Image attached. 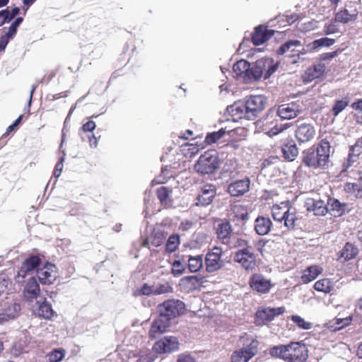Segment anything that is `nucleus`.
<instances>
[{
    "label": "nucleus",
    "mask_w": 362,
    "mask_h": 362,
    "mask_svg": "<svg viewBox=\"0 0 362 362\" xmlns=\"http://www.w3.org/2000/svg\"><path fill=\"white\" fill-rule=\"evenodd\" d=\"M168 233L165 231L162 226L153 228L151 235L149 238H146L142 243V246L148 247L149 243L156 247L160 246L164 240L166 238Z\"/></svg>",
    "instance_id": "obj_19"
},
{
    "label": "nucleus",
    "mask_w": 362,
    "mask_h": 362,
    "mask_svg": "<svg viewBox=\"0 0 362 362\" xmlns=\"http://www.w3.org/2000/svg\"><path fill=\"white\" fill-rule=\"evenodd\" d=\"M41 259L37 255H31L23 262L20 270L18 272L17 277L24 278L26 274L35 270L40 264Z\"/></svg>",
    "instance_id": "obj_25"
},
{
    "label": "nucleus",
    "mask_w": 362,
    "mask_h": 362,
    "mask_svg": "<svg viewBox=\"0 0 362 362\" xmlns=\"http://www.w3.org/2000/svg\"><path fill=\"white\" fill-rule=\"evenodd\" d=\"M276 109L270 108L268 112L259 120L256 124L266 134L273 136L281 133L285 129L282 124L279 125Z\"/></svg>",
    "instance_id": "obj_7"
},
{
    "label": "nucleus",
    "mask_w": 362,
    "mask_h": 362,
    "mask_svg": "<svg viewBox=\"0 0 362 362\" xmlns=\"http://www.w3.org/2000/svg\"><path fill=\"white\" fill-rule=\"evenodd\" d=\"M37 277L42 284L49 285L57 279V267L51 263H47L37 271Z\"/></svg>",
    "instance_id": "obj_15"
},
{
    "label": "nucleus",
    "mask_w": 362,
    "mask_h": 362,
    "mask_svg": "<svg viewBox=\"0 0 362 362\" xmlns=\"http://www.w3.org/2000/svg\"><path fill=\"white\" fill-rule=\"evenodd\" d=\"M358 189H359V186L358 184H356V183L347 182L344 185V190L348 193H351V192H354L355 190H358Z\"/></svg>",
    "instance_id": "obj_63"
},
{
    "label": "nucleus",
    "mask_w": 362,
    "mask_h": 362,
    "mask_svg": "<svg viewBox=\"0 0 362 362\" xmlns=\"http://www.w3.org/2000/svg\"><path fill=\"white\" fill-rule=\"evenodd\" d=\"M186 267V264H183L180 260L175 259L172 263L171 273L174 276H180L185 273Z\"/></svg>",
    "instance_id": "obj_45"
},
{
    "label": "nucleus",
    "mask_w": 362,
    "mask_h": 362,
    "mask_svg": "<svg viewBox=\"0 0 362 362\" xmlns=\"http://www.w3.org/2000/svg\"><path fill=\"white\" fill-rule=\"evenodd\" d=\"M90 132V120L86 122L79 131V134L83 140H85L86 137L90 141V136L88 133Z\"/></svg>",
    "instance_id": "obj_53"
},
{
    "label": "nucleus",
    "mask_w": 362,
    "mask_h": 362,
    "mask_svg": "<svg viewBox=\"0 0 362 362\" xmlns=\"http://www.w3.org/2000/svg\"><path fill=\"white\" fill-rule=\"evenodd\" d=\"M276 111L278 117L283 120L293 119L300 113L299 105L296 103L282 104Z\"/></svg>",
    "instance_id": "obj_17"
},
{
    "label": "nucleus",
    "mask_w": 362,
    "mask_h": 362,
    "mask_svg": "<svg viewBox=\"0 0 362 362\" xmlns=\"http://www.w3.org/2000/svg\"><path fill=\"white\" fill-rule=\"evenodd\" d=\"M322 272V269L318 266H310L305 269L301 276V281L303 284H308L315 279Z\"/></svg>",
    "instance_id": "obj_35"
},
{
    "label": "nucleus",
    "mask_w": 362,
    "mask_h": 362,
    "mask_svg": "<svg viewBox=\"0 0 362 362\" xmlns=\"http://www.w3.org/2000/svg\"><path fill=\"white\" fill-rule=\"evenodd\" d=\"M37 308L35 310V314L42 318L46 320H50L54 316V312L52 308V305L46 300L43 298L40 299L36 302Z\"/></svg>",
    "instance_id": "obj_27"
},
{
    "label": "nucleus",
    "mask_w": 362,
    "mask_h": 362,
    "mask_svg": "<svg viewBox=\"0 0 362 362\" xmlns=\"http://www.w3.org/2000/svg\"><path fill=\"white\" fill-rule=\"evenodd\" d=\"M223 250L221 247L214 246L209 249L205 255L204 263L206 270L209 273L218 271L224 266V262L221 259Z\"/></svg>",
    "instance_id": "obj_8"
},
{
    "label": "nucleus",
    "mask_w": 362,
    "mask_h": 362,
    "mask_svg": "<svg viewBox=\"0 0 362 362\" xmlns=\"http://www.w3.org/2000/svg\"><path fill=\"white\" fill-rule=\"evenodd\" d=\"M231 215H233L238 220L245 221L248 218L247 210L241 204L231 206Z\"/></svg>",
    "instance_id": "obj_40"
},
{
    "label": "nucleus",
    "mask_w": 362,
    "mask_h": 362,
    "mask_svg": "<svg viewBox=\"0 0 362 362\" xmlns=\"http://www.w3.org/2000/svg\"><path fill=\"white\" fill-rule=\"evenodd\" d=\"M227 243L230 245V247H241V249L246 247L249 249L250 247H251V246L249 245V243L247 240H245L240 238H238L237 236L235 235H232L231 238L229 239L228 243Z\"/></svg>",
    "instance_id": "obj_46"
},
{
    "label": "nucleus",
    "mask_w": 362,
    "mask_h": 362,
    "mask_svg": "<svg viewBox=\"0 0 362 362\" xmlns=\"http://www.w3.org/2000/svg\"><path fill=\"white\" fill-rule=\"evenodd\" d=\"M349 100L348 98L336 100L332 108V115L334 117L338 116L349 105Z\"/></svg>",
    "instance_id": "obj_44"
},
{
    "label": "nucleus",
    "mask_w": 362,
    "mask_h": 362,
    "mask_svg": "<svg viewBox=\"0 0 362 362\" xmlns=\"http://www.w3.org/2000/svg\"><path fill=\"white\" fill-rule=\"evenodd\" d=\"M284 158L288 161H293L298 155V149L294 141L289 140L281 146Z\"/></svg>",
    "instance_id": "obj_29"
},
{
    "label": "nucleus",
    "mask_w": 362,
    "mask_h": 362,
    "mask_svg": "<svg viewBox=\"0 0 362 362\" xmlns=\"http://www.w3.org/2000/svg\"><path fill=\"white\" fill-rule=\"evenodd\" d=\"M154 295L153 285L149 286L144 284L142 286L134 291V296Z\"/></svg>",
    "instance_id": "obj_49"
},
{
    "label": "nucleus",
    "mask_w": 362,
    "mask_h": 362,
    "mask_svg": "<svg viewBox=\"0 0 362 362\" xmlns=\"http://www.w3.org/2000/svg\"><path fill=\"white\" fill-rule=\"evenodd\" d=\"M338 52H339V50H336L332 52L324 53L320 56L319 59L320 61H329V60L332 59L335 57H337L338 54Z\"/></svg>",
    "instance_id": "obj_61"
},
{
    "label": "nucleus",
    "mask_w": 362,
    "mask_h": 362,
    "mask_svg": "<svg viewBox=\"0 0 362 362\" xmlns=\"http://www.w3.org/2000/svg\"><path fill=\"white\" fill-rule=\"evenodd\" d=\"M308 211H313L315 216H325L328 213L327 203L321 199H308L305 202Z\"/></svg>",
    "instance_id": "obj_22"
},
{
    "label": "nucleus",
    "mask_w": 362,
    "mask_h": 362,
    "mask_svg": "<svg viewBox=\"0 0 362 362\" xmlns=\"http://www.w3.org/2000/svg\"><path fill=\"white\" fill-rule=\"evenodd\" d=\"M22 119H23V115H20L12 124L9 125L7 127L6 131L4 133V136H6L9 135L11 132L15 131L16 129V127H18V125L21 123Z\"/></svg>",
    "instance_id": "obj_59"
},
{
    "label": "nucleus",
    "mask_w": 362,
    "mask_h": 362,
    "mask_svg": "<svg viewBox=\"0 0 362 362\" xmlns=\"http://www.w3.org/2000/svg\"><path fill=\"white\" fill-rule=\"evenodd\" d=\"M351 107L358 112H362V99H358L351 104Z\"/></svg>",
    "instance_id": "obj_64"
},
{
    "label": "nucleus",
    "mask_w": 362,
    "mask_h": 362,
    "mask_svg": "<svg viewBox=\"0 0 362 362\" xmlns=\"http://www.w3.org/2000/svg\"><path fill=\"white\" fill-rule=\"evenodd\" d=\"M226 130L224 128H221L217 132H213L208 133L205 137V143L211 145L216 142H217L220 139H221L223 135L226 134Z\"/></svg>",
    "instance_id": "obj_43"
},
{
    "label": "nucleus",
    "mask_w": 362,
    "mask_h": 362,
    "mask_svg": "<svg viewBox=\"0 0 362 362\" xmlns=\"http://www.w3.org/2000/svg\"><path fill=\"white\" fill-rule=\"evenodd\" d=\"M293 322L299 328L308 330L313 327V325L311 322L305 321L303 317L299 315H294L291 317Z\"/></svg>",
    "instance_id": "obj_47"
},
{
    "label": "nucleus",
    "mask_w": 362,
    "mask_h": 362,
    "mask_svg": "<svg viewBox=\"0 0 362 362\" xmlns=\"http://www.w3.org/2000/svg\"><path fill=\"white\" fill-rule=\"evenodd\" d=\"M314 288L317 291L329 293L333 289V284L329 279H322L315 283Z\"/></svg>",
    "instance_id": "obj_42"
},
{
    "label": "nucleus",
    "mask_w": 362,
    "mask_h": 362,
    "mask_svg": "<svg viewBox=\"0 0 362 362\" xmlns=\"http://www.w3.org/2000/svg\"><path fill=\"white\" fill-rule=\"evenodd\" d=\"M362 154V139H358L354 145L350 146L346 168L350 167Z\"/></svg>",
    "instance_id": "obj_33"
},
{
    "label": "nucleus",
    "mask_w": 362,
    "mask_h": 362,
    "mask_svg": "<svg viewBox=\"0 0 362 362\" xmlns=\"http://www.w3.org/2000/svg\"><path fill=\"white\" fill-rule=\"evenodd\" d=\"M233 259L246 270H252L256 267V256L247 247L237 251Z\"/></svg>",
    "instance_id": "obj_11"
},
{
    "label": "nucleus",
    "mask_w": 362,
    "mask_h": 362,
    "mask_svg": "<svg viewBox=\"0 0 362 362\" xmlns=\"http://www.w3.org/2000/svg\"><path fill=\"white\" fill-rule=\"evenodd\" d=\"M328 213L334 217H341L347 211L348 204L337 199L329 197L327 199ZM349 210H348L349 211Z\"/></svg>",
    "instance_id": "obj_23"
},
{
    "label": "nucleus",
    "mask_w": 362,
    "mask_h": 362,
    "mask_svg": "<svg viewBox=\"0 0 362 362\" xmlns=\"http://www.w3.org/2000/svg\"><path fill=\"white\" fill-rule=\"evenodd\" d=\"M337 32H338L337 25L333 23L325 25L324 28V33L325 35L334 34L336 33Z\"/></svg>",
    "instance_id": "obj_62"
},
{
    "label": "nucleus",
    "mask_w": 362,
    "mask_h": 362,
    "mask_svg": "<svg viewBox=\"0 0 362 362\" xmlns=\"http://www.w3.org/2000/svg\"><path fill=\"white\" fill-rule=\"evenodd\" d=\"M185 304L180 300L169 299L157 307L158 316L153 321L149 330L151 339H156L167 331L171 320L184 314Z\"/></svg>",
    "instance_id": "obj_1"
},
{
    "label": "nucleus",
    "mask_w": 362,
    "mask_h": 362,
    "mask_svg": "<svg viewBox=\"0 0 362 362\" xmlns=\"http://www.w3.org/2000/svg\"><path fill=\"white\" fill-rule=\"evenodd\" d=\"M40 286L35 277H31L27 281L23 291L24 300L32 303L40 296Z\"/></svg>",
    "instance_id": "obj_18"
},
{
    "label": "nucleus",
    "mask_w": 362,
    "mask_h": 362,
    "mask_svg": "<svg viewBox=\"0 0 362 362\" xmlns=\"http://www.w3.org/2000/svg\"><path fill=\"white\" fill-rule=\"evenodd\" d=\"M249 284L253 291L259 293H269L272 286L271 281L261 274H252L250 278Z\"/></svg>",
    "instance_id": "obj_12"
},
{
    "label": "nucleus",
    "mask_w": 362,
    "mask_h": 362,
    "mask_svg": "<svg viewBox=\"0 0 362 362\" xmlns=\"http://www.w3.org/2000/svg\"><path fill=\"white\" fill-rule=\"evenodd\" d=\"M285 310L284 307L266 308L259 310L256 313V316L263 322H271L275 317L284 314Z\"/></svg>",
    "instance_id": "obj_24"
},
{
    "label": "nucleus",
    "mask_w": 362,
    "mask_h": 362,
    "mask_svg": "<svg viewBox=\"0 0 362 362\" xmlns=\"http://www.w3.org/2000/svg\"><path fill=\"white\" fill-rule=\"evenodd\" d=\"M281 218L284 219V226L288 228L289 230L295 228L296 222L298 218L294 211H290L289 209L286 210L281 215Z\"/></svg>",
    "instance_id": "obj_38"
},
{
    "label": "nucleus",
    "mask_w": 362,
    "mask_h": 362,
    "mask_svg": "<svg viewBox=\"0 0 362 362\" xmlns=\"http://www.w3.org/2000/svg\"><path fill=\"white\" fill-rule=\"evenodd\" d=\"M344 10H347L349 12L351 11L354 13V17L357 18L358 16V4L356 1H349L345 4L344 8Z\"/></svg>",
    "instance_id": "obj_58"
},
{
    "label": "nucleus",
    "mask_w": 362,
    "mask_h": 362,
    "mask_svg": "<svg viewBox=\"0 0 362 362\" xmlns=\"http://www.w3.org/2000/svg\"><path fill=\"white\" fill-rule=\"evenodd\" d=\"M279 66L278 62H274L272 58L266 57L250 63V68L247 75V81H257L264 76V79L270 76L276 71Z\"/></svg>",
    "instance_id": "obj_5"
},
{
    "label": "nucleus",
    "mask_w": 362,
    "mask_h": 362,
    "mask_svg": "<svg viewBox=\"0 0 362 362\" xmlns=\"http://www.w3.org/2000/svg\"><path fill=\"white\" fill-rule=\"evenodd\" d=\"M177 362H196L195 358L189 354H181L177 356Z\"/></svg>",
    "instance_id": "obj_60"
},
{
    "label": "nucleus",
    "mask_w": 362,
    "mask_h": 362,
    "mask_svg": "<svg viewBox=\"0 0 362 362\" xmlns=\"http://www.w3.org/2000/svg\"><path fill=\"white\" fill-rule=\"evenodd\" d=\"M23 18L22 17H17L8 28L4 35H2L0 37V52L4 51L8 43L12 40L16 35L18 28L23 22Z\"/></svg>",
    "instance_id": "obj_20"
},
{
    "label": "nucleus",
    "mask_w": 362,
    "mask_h": 362,
    "mask_svg": "<svg viewBox=\"0 0 362 362\" xmlns=\"http://www.w3.org/2000/svg\"><path fill=\"white\" fill-rule=\"evenodd\" d=\"M202 276L200 275L187 276L182 279V281L192 284L193 286L202 283Z\"/></svg>",
    "instance_id": "obj_56"
},
{
    "label": "nucleus",
    "mask_w": 362,
    "mask_h": 362,
    "mask_svg": "<svg viewBox=\"0 0 362 362\" xmlns=\"http://www.w3.org/2000/svg\"><path fill=\"white\" fill-rule=\"evenodd\" d=\"M250 180L245 177L243 180H235L228 185L227 192L232 197H239L247 193L250 189Z\"/></svg>",
    "instance_id": "obj_14"
},
{
    "label": "nucleus",
    "mask_w": 362,
    "mask_h": 362,
    "mask_svg": "<svg viewBox=\"0 0 362 362\" xmlns=\"http://www.w3.org/2000/svg\"><path fill=\"white\" fill-rule=\"evenodd\" d=\"M179 349V341L177 337L173 336H165L157 341L153 349L156 354H169Z\"/></svg>",
    "instance_id": "obj_9"
},
{
    "label": "nucleus",
    "mask_w": 362,
    "mask_h": 362,
    "mask_svg": "<svg viewBox=\"0 0 362 362\" xmlns=\"http://www.w3.org/2000/svg\"><path fill=\"white\" fill-rule=\"evenodd\" d=\"M269 354L285 362H305L308 358V350L302 341H291L271 347Z\"/></svg>",
    "instance_id": "obj_3"
},
{
    "label": "nucleus",
    "mask_w": 362,
    "mask_h": 362,
    "mask_svg": "<svg viewBox=\"0 0 362 362\" xmlns=\"http://www.w3.org/2000/svg\"><path fill=\"white\" fill-rule=\"evenodd\" d=\"M157 197L162 204H167L170 190L165 187H160L156 191Z\"/></svg>",
    "instance_id": "obj_52"
},
{
    "label": "nucleus",
    "mask_w": 362,
    "mask_h": 362,
    "mask_svg": "<svg viewBox=\"0 0 362 362\" xmlns=\"http://www.w3.org/2000/svg\"><path fill=\"white\" fill-rule=\"evenodd\" d=\"M154 295H162L173 292V287L168 282L153 284Z\"/></svg>",
    "instance_id": "obj_48"
},
{
    "label": "nucleus",
    "mask_w": 362,
    "mask_h": 362,
    "mask_svg": "<svg viewBox=\"0 0 362 362\" xmlns=\"http://www.w3.org/2000/svg\"><path fill=\"white\" fill-rule=\"evenodd\" d=\"M12 20L8 8L0 11V27Z\"/></svg>",
    "instance_id": "obj_54"
},
{
    "label": "nucleus",
    "mask_w": 362,
    "mask_h": 362,
    "mask_svg": "<svg viewBox=\"0 0 362 362\" xmlns=\"http://www.w3.org/2000/svg\"><path fill=\"white\" fill-rule=\"evenodd\" d=\"M274 34V30L267 29V26L259 25L255 28L252 34V42L255 46L263 45Z\"/></svg>",
    "instance_id": "obj_16"
},
{
    "label": "nucleus",
    "mask_w": 362,
    "mask_h": 362,
    "mask_svg": "<svg viewBox=\"0 0 362 362\" xmlns=\"http://www.w3.org/2000/svg\"><path fill=\"white\" fill-rule=\"evenodd\" d=\"M268 103L264 95H253L238 100L227 107V111L232 117L247 120H255L265 109Z\"/></svg>",
    "instance_id": "obj_2"
},
{
    "label": "nucleus",
    "mask_w": 362,
    "mask_h": 362,
    "mask_svg": "<svg viewBox=\"0 0 362 362\" xmlns=\"http://www.w3.org/2000/svg\"><path fill=\"white\" fill-rule=\"evenodd\" d=\"M317 44L318 49L324 47H329L334 44L335 40L329 37H322L315 40Z\"/></svg>",
    "instance_id": "obj_55"
},
{
    "label": "nucleus",
    "mask_w": 362,
    "mask_h": 362,
    "mask_svg": "<svg viewBox=\"0 0 362 362\" xmlns=\"http://www.w3.org/2000/svg\"><path fill=\"white\" fill-rule=\"evenodd\" d=\"M315 134L314 127L310 124L303 123L298 126L296 130V137L300 143L310 141Z\"/></svg>",
    "instance_id": "obj_21"
},
{
    "label": "nucleus",
    "mask_w": 362,
    "mask_h": 362,
    "mask_svg": "<svg viewBox=\"0 0 362 362\" xmlns=\"http://www.w3.org/2000/svg\"><path fill=\"white\" fill-rule=\"evenodd\" d=\"M238 170V163L235 160L228 159L226 161L223 167V173L232 174Z\"/></svg>",
    "instance_id": "obj_51"
},
{
    "label": "nucleus",
    "mask_w": 362,
    "mask_h": 362,
    "mask_svg": "<svg viewBox=\"0 0 362 362\" xmlns=\"http://www.w3.org/2000/svg\"><path fill=\"white\" fill-rule=\"evenodd\" d=\"M326 66L324 64L318 63L308 67L303 76L304 82H311L316 78H320L325 73Z\"/></svg>",
    "instance_id": "obj_26"
},
{
    "label": "nucleus",
    "mask_w": 362,
    "mask_h": 362,
    "mask_svg": "<svg viewBox=\"0 0 362 362\" xmlns=\"http://www.w3.org/2000/svg\"><path fill=\"white\" fill-rule=\"evenodd\" d=\"M249 68L250 62L247 60L241 59L233 64V70L237 76L243 78L244 81L247 83Z\"/></svg>",
    "instance_id": "obj_32"
},
{
    "label": "nucleus",
    "mask_w": 362,
    "mask_h": 362,
    "mask_svg": "<svg viewBox=\"0 0 362 362\" xmlns=\"http://www.w3.org/2000/svg\"><path fill=\"white\" fill-rule=\"evenodd\" d=\"M272 226V222L268 217L258 216L255 221V230L259 235L268 234Z\"/></svg>",
    "instance_id": "obj_28"
},
{
    "label": "nucleus",
    "mask_w": 362,
    "mask_h": 362,
    "mask_svg": "<svg viewBox=\"0 0 362 362\" xmlns=\"http://www.w3.org/2000/svg\"><path fill=\"white\" fill-rule=\"evenodd\" d=\"M220 165V159L216 151H207L202 154L194 165V170L201 175H211Z\"/></svg>",
    "instance_id": "obj_6"
},
{
    "label": "nucleus",
    "mask_w": 362,
    "mask_h": 362,
    "mask_svg": "<svg viewBox=\"0 0 362 362\" xmlns=\"http://www.w3.org/2000/svg\"><path fill=\"white\" fill-rule=\"evenodd\" d=\"M232 228L228 221H223L218 225L217 235L218 238L222 240L223 243H228L229 239L231 238Z\"/></svg>",
    "instance_id": "obj_34"
},
{
    "label": "nucleus",
    "mask_w": 362,
    "mask_h": 362,
    "mask_svg": "<svg viewBox=\"0 0 362 362\" xmlns=\"http://www.w3.org/2000/svg\"><path fill=\"white\" fill-rule=\"evenodd\" d=\"M356 18L354 17V13L351 11L349 12L347 10L344 8L337 12L335 15V21L337 22L342 23L344 24L356 21Z\"/></svg>",
    "instance_id": "obj_39"
},
{
    "label": "nucleus",
    "mask_w": 362,
    "mask_h": 362,
    "mask_svg": "<svg viewBox=\"0 0 362 362\" xmlns=\"http://www.w3.org/2000/svg\"><path fill=\"white\" fill-rule=\"evenodd\" d=\"M189 271L192 273L199 272L203 267L202 255L189 256L187 259Z\"/></svg>",
    "instance_id": "obj_37"
},
{
    "label": "nucleus",
    "mask_w": 362,
    "mask_h": 362,
    "mask_svg": "<svg viewBox=\"0 0 362 362\" xmlns=\"http://www.w3.org/2000/svg\"><path fill=\"white\" fill-rule=\"evenodd\" d=\"M64 157H61L59 160L56 163L53 171V176L56 178L59 177L62 172L64 168Z\"/></svg>",
    "instance_id": "obj_57"
},
{
    "label": "nucleus",
    "mask_w": 362,
    "mask_h": 362,
    "mask_svg": "<svg viewBox=\"0 0 362 362\" xmlns=\"http://www.w3.org/2000/svg\"><path fill=\"white\" fill-rule=\"evenodd\" d=\"M352 321V316H348L344 318H335L328 323V328L332 331L340 330L349 325Z\"/></svg>",
    "instance_id": "obj_36"
},
{
    "label": "nucleus",
    "mask_w": 362,
    "mask_h": 362,
    "mask_svg": "<svg viewBox=\"0 0 362 362\" xmlns=\"http://www.w3.org/2000/svg\"><path fill=\"white\" fill-rule=\"evenodd\" d=\"M180 244V237L178 234H173L169 236L165 244V251L168 253L175 252Z\"/></svg>",
    "instance_id": "obj_41"
},
{
    "label": "nucleus",
    "mask_w": 362,
    "mask_h": 362,
    "mask_svg": "<svg viewBox=\"0 0 362 362\" xmlns=\"http://www.w3.org/2000/svg\"><path fill=\"white\" fill-rule=\"evenodd\" d=\"M216 187L214 184L206 183L202 186L197 197L196 205L198 206L210 205L216 195Z\"/></svg>",
    "instance_id": "obj_10"
},
{
    "label": "nucleus",
    "mask_w": 362,
    "mask_h": 362,
    "mask_svg": "<svg viewBox=\"0 0 362 362\" xmlns=\"http://www.w3.org/2000/svg\"><path fill=\"white\" fill-rule=\"evenodd\" d=\"M255 344L252 341L250 345L235 351L230 357L231 362H248L257 353Z\"/></svg>",
    "instance_id": "obj_13"
},
{
    "label": "nucleus",
    "mask_w": 362,
    "mask_h": 362,
    "mask_svg": "<svg viewBox=\"0 0 362 362\" xmlns=\"http://www.w3.org/2000/svg\"><path fill=\"white\" fill-rule=\"evenodd\" d=\"M65 355V351L62 349H54L48 354V359L49 362H59L63 359Z\"/></svg>",
    "instance_id": "obj_50"
},
{
    "label": "nucleus",
    "mask_w": 362,
    "mask_h": 362,
    "mask_svg": "<svg viewBox=\"0 0 362 362\" xmlns=\"http://www.w3.org/2000/svg\"><path fill=\"white\" fill-rule=\"evenodd\" d=\"M330 144L326 140H322L317 147H311L303 151V163L313 168H325L329 158Z\"/></svg>",
    "instance_id": "obj_4"
},
{
    "label": "nucleus",
    "mask_w": 362,
    "mask_h": 362,
    "mask_svg": "<svg viewBox=\"0 0 362 362\" xmlns=\"http://www.w3.org/2000/svg\"><path fill=\"white\" fill-rule=\"evenodd\" d=\"M358 252V248L354 244L348 242L338 253V259H343L344 261H349L356 258Z\"/></svg>",
    "instance_id": "obj_30"
},
{
    "label": "nucleus",
    "mask_w": 362,
    "mask_h": 362,
    "mask_svg": "<svg viewBox=\"0 0 362 362\" xmlns=\"http://www.w3.org/2000/svg\"><path fill=\"white\" fill-rule=\"evenodd\" d=\"M302 47L300 40L292 39L288 40L282 44L276 50V54L283 55L287 52H291L293 54L296 53L298 47Z\"/></svg>",
    "instance_id": "obj_31"
}]
</instances>
